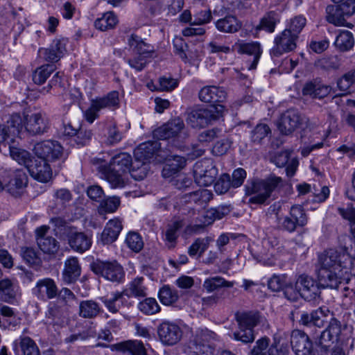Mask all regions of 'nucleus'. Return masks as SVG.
Here are the masks:
<instances>
[{
    "mask_svg": "<svg viewBox=\"0 0 355 355\" xmlns=\"http://www.w3.org/2000/svg\"><path fill=\"white\" fill-rule=\"evenodd\" d=\"M96 169L110 182L112 187L125 186V174L130 172L132 178L142 180L146 177V172L141 171L137 174L135 168H139L138 162L132 163V157L127 153H120L114 155L109 164L103 157H94L91 160Z\"/></svg>",
    "mask_w": 355,
    "mask_h": 355,
    "instance_id": "obj_1",
    "label": "nucleus"
},
{
    "mask_svg": "<svg viewBox=\"0 0 355 355\" xmlns=\"http://www.w3.org/2000/svg\"><path fill=\"white\" fill-rule=\"evenodd\" d=\"M344 257L343 254L335 249H329L318 257L320 266L318 279L323 287L338 288L340 285H345L350 282L351 274L343 266Z\"/></svg>",
    "mask_w": 355,
    "mask_h": 355,
    "instance_id": "obj_2",
    "label": "nucleus"
},
{
    "mask_svg": "<svg viewBox=\"0 0 355 355\" xmlns=\"http://www.w3.org/2000/svg\"><path fill=\"white\" fill-rule=\"evenodd\" d=\"M281 182L282 178L275 175H270L266 179H249L244 187L245 195L254 196L250 200H266Z\"/></svg>",
    "mask_w": 355,
    "mask_h": 355,
    "instance_id": "obj_3",
    "label": "nucleus"
},
{
    "mask_svg": "<svg viewBox=\"0 0 355 355\" xmlns=\"http://www.w3.org/2000/svg\"><path fill=\"white\" fill-rule=\"evenodd\" d=\"M225 107L221 104L212 105L207 107L192 109L187 111L186 121L194 128H205L222 116Z\"/></svg>",
    "mask_w": 355,
    "mask_h": 355,
    "instance_id": "obj_4",
    "label": "nucleus"
},
{
    "mask_svg": "<svg viewBox=\"0 0 355 355\" xmlns=\"http://www.w3.org/2000/svg\"><path fill=\"white\" fill-rule=\"evenodd\" d=\"M128 43L134 53V57L128 59V62L131 68L141 71L147 64V59L153 56L155 49L153 46L135 34L130 36Z\"/></svg>",
    "mask_w": 355,
    "mask_h": 355,
    "instance_id": "obj_5",
    "label": "nucleus"
},
{
    "mask_svg": "<svg viewBox=\"0 0 355 355\" xmlns=\"http://www.w3.org/2000/svg\"><path fill=\"white\" fill-rule=\"evenodd\" d=\"M239 330L232 334V338L243 343H252L255 339L254 327L259 322V315L254 312H243L236 314Z\"/></svg>",
    "mask_w": 355,
    "mask_h": 355,
    "instance_id": "obj_6",
    "label": "nucleus"
},
{
    "mask_svg": "<svg viewBox=\"0 0 355 355\" xmlns=\"http://www.w3.org/2000/svg\"><path fill=\"white\" fill-rule=\"evenodd\" d=\"M216 334L207 329H197L185 349L187 353L195 355H212L213 341Z\"/></svg>",
    "mask_w": 355,
    "mask_h": 355,
    "instance_id": "obj_7",
    "label": "nucleus"
},
{
    "mask_svg": "<svg viewBox=\"0 0 355 355\" xmlns=\"http://www.w3.org/2000/svg\"><path fill=\"white\" fill-rule=\"evenodd\" d=\"M92 272L107 281L121 284L125 281V272L123 266L116 261L97 259L90 264Z\"/></svg>",
    "mask_w": 355,
    "mask_h": 355,
    "instance_id": "obj_8",
    "label": "nucleus"
},
{
    "mask_svg": "<svg viewBox=\"0 0 355 355\" xmlns=\"http://www.w3.org/2000/svg\"><path fill=\"white\" fill-rule=\"evenodd\" d=\"M184 124L180 118H175L154 131V137L158 139H173V146L178 148L182 147L181 141L187 135L184 132Z\"/></svg>",
    "mask_w": 355,
    "mask_h": 355,
    "instance_id": "obj_9",
    "label": "nucleus"
},
{
    "mask_svg": "<svg viewBox=\"0 0 355 355\" xmlns=\"http://www.w3.org/2000/svg\"><path fill=\"white\" fill-rule=\"evenodd\" d=\"M309 119L295 109L285 111L279 120L277 128L284 135L292 134L298 128H307Z\"/></svg>",
    "mask_w": 355,
    "mask_h": 355,
    "instance_id": "obj_10",
    "label": "nucleus"
},
{
    "mask_svg": "<svg viewBox=\"0 0 355 355\" xmlns=\"http://www.w3.org/2000/svg\"><path fill=\"white\" fill-rule=\"evenodd\" d=\"M119 105V92L112 91L103 97L92 100L90 107L85 112V119L89 123H92L99 116L98 113L101 110L118 107Z\"/></svg>",
    "mask_w": 355,
    "mask_h": 355,
    "instance_id": "obj_11",
    "label": "nucleus"
},
{
    "mask_svg": "<svg viewBox=\"0 0 355 355\" xmlns=\"http://www.w3.org/2000/svg\"><path fill=\"white\" fill-rule=\"evenodd\" d=\"M218 174V170L211 159L198 161L193 166V176L200 187L210 186Z\"/></svg>",
    "mask_w": 355,
    "mask_h": 355,
    "instance_id": "obj_12",
    "label": "nucleus"
},
{
    "mask_svg": "<svg viewBox=\"0 0 355 355\" xmlns=\"http://www.w3.org/2000/svg\"><path fill=\"white\" fill-rule=\"evenodd\" d=\"M35 154L47 162H52L63 157V148L55 141L46 140L37 143L33 148Z\"/></svg>",
    "mask_w": 355,
    "mask_h": 355,
    "instance_id": "obj_13",
    "label": "nucleus"
},
{
    "mask_svg": "<svg viewBox=\"0 0 355 355\" xmlns=\"http://www.w3.org/2000/svg\"><path fill=\"white\" fill-rule=\"evenodd\" d=\"M23 128L31 135H42L49 129V121L46 114L37 112L26 114L22 119Z\"/></svg>",
    "mask_w": 355,
    "mask_h": 355,
    "instance_id": "obj_14",
    "label": "nucleus"
},
{
    "mask_svg": "<svg viewBox=\"0 0 355 355\" xmlns=\"http://www.w3.org/2000/svg\"><path fill=\"white\" fill-rule=\"evenodd\" d=\"M23 130L22 117L18 113L12 114L7 125H0V143L13 144Z\"/></svg>",
    "mask_w": 355,
    "mask_h": 355,
    "instance_id": "obj_15",
    "label": "nucleus"
},
{
    "mask_svg": "<svg viewBox=\"0 0 355 355\" xmlns=\"http://www.w3.org/2000/svg\"><path fill=\"white\" fill-rule=\"evenodd\" d=\"M297 35L289 30H284L278 34L274 40L275 45L270 50V54L274 57H279L285 53L293 51L296 48Z\"/></svg>",
    "mask_w": 355,
    "mask_h": 355,
    "instance_id": "obj_16",
    "label": "nucleus"
},
{
    "mask_svg": "<svg viewBox=\"0 0 355 355\" xmlns=\"http://www.w3.org/2000/svg\"><path fill=\"white\" fill-rule=\"evenodd\" d=\"M340 333V322L336 318H331L328 326L321 332L316 343L321 349L326 352L334 343L339 340Z\"/></svg>",
    "mask_w": 355,
    "mask_h": 355,
    "instance_id": "obj_17",
    "label": "nucleus"
},
{
    "mask_svg": "<svg viewBox=\"0 0 355 355\" xmlns=\"http://www.w3.org/2000/svg\"><path fill=\"white\" fill-rule=\"evenodd\" d=\"M297 286L300 287L302 297L306 301L316 300L320 297L321 288H324L311 277L306 275L299 276L297 279Z\"/></svg>",
    "mask_w": 355,
    "mask_h": 355,
    "instance_id": "obj_18",
    "label": "nucleus"
},
{
    "mask_svg": "<svg viewBox=\"0 0 355 355\" xmlns=\"http://www.w3.org/2000/svg\"><path fill=\"white\" fill-rule=\"evenodd\" d=\"M157 334L162 343L167 346L177 344L182 336V331L180 326L167 321L159 325Z\"/></svg>",
    "mask_w": 355,
    "mask_h": 355,
    "instance_id": "obj_19",
    "label": "nucleus"
},
{
    "mask_svg": "<svg viewBox=\"0 0 355 355\" xmlns=\"http://www.w3.org/2000/svg\"><path fill=\"white\" fill-rule=\"evenodd\" d=\"M270 339L266 336L258 339L255 345L248 352V355H286V347L278 343L269 345Z\"/></svg>",
    "mask_w": 355,
    "mask_h": 355,
    "instance_id": "obj_20",
    "label": "nucleus"
},
{
    "mask_svg": "<svg viewBox=\"0 0 355 355\" xmlns=\"http://www.w3.org/2000/svg\"><path fill=\"white\" fill-rule=\"evenodd\" d=\"M233 48L239 53L246 54L252 57V61H248L246 67L248 70L255 69L262 53V49L259 42H243L235 43Z\"/></svg>",
    "mask_w": 355,
    "mask_h": 355,
    "instance_id": "obj_21",
    "label": "nucleus"
},
{
    "mask_svg": "<svg viewBox=\"0 0 355 355\" xmlns=\"http://www.w3.org/2000/svg\"><path fill=\"white\" fill-rule=\"evenodd\" d=\"M67 43L65 38L55 40L48 48L40 49L39 54L46 62H57L66 53Z\"/></svg>",
    "mask_w": 355,
    "mask_h": 355,
    "instance_id": "obj_22",
    "label": "nucleus"
},
{
    "mask_svg": "<svg viewBox=\"0 0 355 355\" xmlns=\"http://www.w3.org/2000/svg\"><path fill=\"white\" fill-rule=\"evenodd\" d=\"M32 293L37 299L46 301L57 297L58 286L51 278L41 279L37 282L32 289Z\"/></svg>",
    "mask_w": 355,
    "mask_h": 355,
    "instance_id": "obj_23",
    "label": "nucleus"
},
{
    "mask_svg": "<svg viewBox=\"0 0 355 355\" xmlns=\"http://www.w3.org/2000/svg\"><path fill=\"white\" fill-rule=\"evenodd\" d=\"M160 144L157 141H146L141 144L134 151L136 162L141 164L140 171L146 172V162L157 152Z\"/></svg>",
    "mask_w": 355,
    "mask_h": 355,
    "instance_id": "obj_24",
    "label": "nucleus"
},
{
    "mask_svg": "<svg viewBox=\"0 0 355 355\" xmlns=\"http://www.w3.org/2000/svg\"><path fill=\"white\" fill-rule=\"evenodd\" d=\"M330 314V311L327 307H320L311 313L303 311L300 313L299 322L305 327H322L324 325L325 318Z\"/></svg>",
    "mask_w": 355,
    "mask_h": 355,
    "instance_id": "obj_25",
    "label": "nucleus"
},
{
    "mask_svg": "<svg viewBox=\"0 0 355 355\" xmlns=\"http://www.w3.org/2000/svg\"><path fill=\"white\" fill-rule=\"evenodd\" d=\"M292 349L296 355H309L312 349V342L302 331L294 329L291 335Z\"/></svg>",
    "mask_w": 355,
    "mask_h": 355,
    "instance_id": "obj_26",
    "label": "nucleus"
},
{
    "mask_svg": "<svg viewBox=\"0 0 355 355\" xmlns=\"http://www.w3.org/2000/svg\"><path fill=\"white\" fill-rule=\"evenodd\" d=\"M27 183L28 177L26 173L23 170L17 169L14 172L13 178L6 185V191L12 197L20 198Z\"/></svg>",
    "mask_w": 355,
    "mask_h": 355,
    "instance_id": "obj_27",
    "label": "nucleus"
},
{
    "mask_svg": "<svg viewBox=\"0 0 355 355\" xmlns=\"http://www.w3.org/2000/svg\"><path fill=\"white\" fill-rule=\"evenodd\" d=\"M99 300L112 313H116L121 308L129 306V303L122 291L112 292L110 295L99 297Z\"/></svg>",
    "mask_w": 355,
    "mask_h": 355,
    "instance_id": "obj_28",
    "label": "nucleus"
},
{
    "mask_svg": "<svg viewBox=\"0 0 355 355\" xmlns=\"http://www.w3.org/2000/svg\"><path fill=\"white\" fill-rule=\"evenodd\" d=\"M81 274V267L78 258L70 257L64 262L62 271V280L69 284L76 282Z\"/></svg>",
    "mask_w": 355,
    "mask_h": 355,
    "instance_id": "obj_29",
    "label": "nucleus"
},
{
    "mask_svg": "<svg viewBox=\"0 0 355 355\" xmlns=\"http://www.w3.org/2000/svg\"><path fill=\"white\" fill-rule=\"evenodd\" d=\"M30 175L35 180L46 182L51 178V170L47 162L44 160H35L28 168Z\"/></svg>",
    "mask_w": 355,
    "mask_h": 355,
    "instance_id": "obj_30",
    "label": "nucleus"
},
{
    "mask_svg": "<svg viewBox=\"0 0 355 355\" xmlns=\"http://www.w3.org/2000/svg\"><path fill=\"white\" fill-rule=\"evenodd\" d=\"M331 91L329 85H325L319 80L306 83L303 89L302 94L313 98H322L327 96Z\"/></svg>",
    "mask_w": 355,
    "mask_h": 355,
    "instance_id": "obj_31",
    "label": "nucleus"
},
{
    "mask_svg": "<svg viewBox=\"0 0 355 355\" xmlns=\"http://www.w3.org/2000/svg\"><path fill=\"white\" fill-rule=\"evenodd\" d=\"M226 95L223 88L216 86H205L198 93L199 99L205 103L222 102L225 99Z\"/></svg>",
    "mask_w": 355,
    "mask_h": 355,
    "instance_id": "obj_32",
    "label": "nucleus"
},
{
    "mask_svg": "<svg viewBox=\"0 0 355 355\" xmlns=\"http://www.w3.org/2000/svg\"><path fill=\"white\" fill-rule=\"evenodd\" d=\"M122 228L121 221L119 218L110 220L101 234V241L102 243L107 245L114 242L117 239Z\"/></svg>",
    "mask_w": 355,
    "mask_h": 355,
    "instance_id": "obj_33",
    "label": "nucleus"
},
{
    "mask_svg": "<svg viewBox=\"0 0 355 355\" xmlns=\"http://www.w3.org/2000/svg\"><path fill=\"white\" fill-rule=\"evenodd\" d=\"M21 349L23 355H40V350L35 341L28 336H20L12 343V349L16 355Z\"/></svg>",
    "mask_w": 355,
    "mask_h": 355,
    "instance_id": "obj_34",
    "label": "nucleus"
},
{
    "mask_svg": "<svg viewBox=\"0 0 355 355\" xmlns=\"http://www.w3.org/2000/svg\"><path fill=\"white\" fill-rule=\"evenodd\" d=\"M70 247L78 252L88 250L92 245V238L83 232H71L68 236Z\"/></svg>",
    "mask_w": 355,
    "mask_h": 355,
    "instance_id": "obj_35",
    "label": "nucleus"
},
{
    "mask_svg": "<svg viewBox=\"0 0 355 355\" xmlns=\"http://www.w3.org/2000/svg\"><path fill=\"white\" fill-rule=\"evenodd\" d=\"M123 295L128 297H144L147 295V288L144 284V278L137 277L130 282L122 291Z\"/></svg>",
    "mask_w": 355,
    "mask_h": 355,
    "instance_id": "obj_36",
    "label": "nucleus"
},
{
    "mask_svg": "<svg viewBox=\"0 0 355 355\" xmlns=\"http://www.w3.org/2000/svg\"><path fill=\"white\" fill-rule=\"evenodd\" d=\"M196 224L187 225L182 232V236L187 239L188 237L202 233L205 227L213 223V218H208L206 214H201L196 218Z\"/></svg>",
    "mask_w": 355,
    "mask_h": 355,
    "instance_id": "obj_37",
    "label": "nucleus"
},
{
    "mask_svg": "<svg viewBox=\"0 0 355 355\" xmlns=\"http://www.w3.org/2000/svg\"><path fill=\"white\" fill-rule=\"evenodd\" d=\"M241 23L232 15H226L216 21V28L223 33H236L241 28Z\"/></svg>",
    "mask_w": 355,
    "mask_h": 355,
    "instance_id": "obj_38",
    "label": "nucleus"
},
{
    "mask_svg": "<svg viewBox=\"0 0 355 355\" xmlns=\"http://www.w3.org/2000/svg\"><path fill=\"white\" fill-rule=\"evenodd\" d=\"M212 241V238L209 236L196 238L189 247L188 254L192 258H200Z\"/></svg>",
    "mask_w": 355,
    "mask_h": 355,
    "instance_id": "obj_39",
    "label": "nucleus"
},
{
    "mask_svg": "<svg viewBox=\"0 0 355 355\" xmlns=\"http://www.w3.org/2000/svg\"><path fill=\"white\" fill-rule=\"evenodd\" d=\"M234 285L233 282L227 281L220 276H215L207 278L203 282L202 288L210 293L214 291H222L220 290L221 288H232Z\"/></svg>",
    "mask_w": 355,
    "mask_h": 355,
    "instance_id": "obj_40",
    "label": "nucleus"
},
{
    "mask_svg": "<svg viewBox=\"0 0 355 355\" xmlns=\"http://www.w3.org/2000/svg\"><path fill=\"white\" fill-rule=\"evenodd\" d=\"M101 312L99 304L92 300H83L79 304V315L83 318H96Z\"/></svg>",
    "mask_w": 355,
    "mask_h": 355,
    "instance_id": "obj_41",
    "label": "nucleus"
},
{
    "mask_svg": "<svg viewBox=\"0 0 355 355\" xmlns=\"http://www.w3.org/2000/svg\"><path fill=\"white\" fill-rule=\"evenodd\" d=\"M327 20L337 26H346L347 17L342 13L338 5H329L326 8Z\"/></svg>",
    "mask_w": 355,
    "mask_h": 355,
    "instance_id": "obj_42",
    "label": "nucleus"
},
{
    "mask_svg": "<svg viewBox=\"0 0 355 355\" xmlns=\"http://www.w3.org/2000/svg\"><path fill=\"white\" fill-rule=\"evenodd\" d=\"M17 284L12 279L6 278L0 281V298L6 302L12 301L17 293Z\"/></svg>",
    "mask_w": 355,
    "mask_h": 355,
    "instance_id": "obj_43",
    "label": "nucleus"
},
{
    "mask_svg": "<svg viewBox=\"0 0 355 355\" xmlns=\"http://www.w3.org/2000/svg\"><path fill=\"white\" fill-rule=\"evenodd\" d=\"M171 157H173L172 159H169L171 163L166 164L162 170V176L166 178L177 173L186 164L184 157L180 155H171Z\"/></svg>",
    "mask_w": 355,
    "mask_h": 355,
    "instance_id": "obj_44",
    "label": "nucleus"
},
{
    "mask_svg": "<svg viewBox=\"0 0 355 355\" xmlns=\"http://www.w3.org/2000/svg\"><path fill=\"white\" fill-rule=\"evenodd\" d=\"M158 297L160 302L166 306H175L179 300L178 291L168 285L159 289Z\"/></svg>",
    "mask_w": 355,
    "mask_h": 355,
    "instance_id": "obj_45",
    "label": "nucleus"
},
{
    "mask_svg": "<svg viewBox=\"0 0 355 355\" xmlns=\"http://www.w3.org/2000/svg\"><path fill=\"white\" fill-rule=\"evenodd\" d=\"M279 21V15L275 11L266 13L261 19L257 30H263L268 33H273L277 24Z\"/></svg>",
    "mask_w": 355,
    "mask_h": 355,
    "instance_id": "obj_46",
    "label": "nucleus"
},
{
    "mask_svg": "<svg viewBox=\"0 0 355 355\" xmlns=\"http://www.w3.org/2000/svg\"><path fill=\"white\" fill-rule=\"evenodd\" d=\"M10 157L19 164L24 165L27 169L33 162L31 153L24 149L9 146Z\"/></svg>",
    "mask_w": 355,
    "mask_h": 355,
    "instance_id": "obj_47",
    "label": "nucleus"
},
{
    "mask_svg": "<svg viewBox=\"0 0 355 355\" xmlns=\"http://www.w3.org/2000/svg\"><path fill=\"white\" fill-rule=\"evenodd\" d=\"M55 70L53 64H46L37 67L33 73V80L35 84H44L50 75Z\"/></svg>",
    "mask_w": 355,
    "mask_h": 355,
    "instance_id": "obj_48",
    "label": "nucleus"
},
{
    "mask_svg": "<svg viewBox=\"0 0 355 355\" xmlns=\"http://www.w3.org/2000/svg\"><path fill=\"white\" fill-rule=\"evenodd\" d=\"M119 349L123 352H128L132 355H147L146 349L139 340H128L119 345Z\"/></svg>",
    "mask_w": 355,
    "mask_h": 355,
    "instance_id": "obj_49",
    "label": "nucleus"
},
{
    "mask_svg": "<svg viewBox=\"0 0 355 355\" xmlns=\"http://www.w3.org/2000/svg\"><path fill=\"white\" fill-rule=\"evenodd\" d=\"M117 21L116 15L112 12H107L95 21L94 26L97 29L105 31L113 28Z\"/></svg>",
    "mask_w": 355,
    "mask_h": 355,
    "instance_id": "obj_50",
    "label": "nucleus"
},
{
    "mask_svg": "<svg viewBox=\"0 0 355 355\" xmlns=\"http://www.w3.org/2000/svg\"><path fill=\"white\" fill-rule=\"evenodd\" d=\"M354 40L352 33L349 31H343L336 37L335 40L336 46L341 51H346L353 47Z\"/></svg>",
    "mask_w": 355,
    "mask_h": 355,
    "instance_id": "obj_51",
    "label": "nucleus"
},
{
    "mask_svg": "<svg viewBox=\"0 0 355 355\" xmlns=\"http://www.w3.org/2000/svg\"><path fill=\"white\" fill-rule=\"evenodd\" d=\"M185 225L184 219L179 217L174 218L168 225L166 231V239L169 242H175L179 236V231Z\"/></svg>",
    "mask_w": 355,
    "mask_h": 355,
    "instance_id": "obj_52",
    "label": "nucleus"
},
{
    "mask_svg": "<svg viewBox=\"0 0 355 355\" xmlns=\"http://www.w3.org/2000/svg\"><path fill=\"white\" fill-rule=\"evenodd\" d=\"M40 249L46 254H55L59 250V244L52 236H43L37 239Z\"/></svg>",
    "mask_w": 355,
    "mask_h": 355,
    "instance_id": "obj_53",
    "label": "nucleus"
},
{
    "mask_svg": "<svg viewBox=\"0 0 355 355\" xmlns=\"http://www.w3.org/2000/svg\"><path fill=\"white\" fill-rule=\"evenodd\" d=\"M139 310L146 315H153L160 311V306L153 297H147L140 302L137 306Z\"/></svg>",
    "mask_w": 355,
    "mask_h": 355,
    "instance_id": "obj_54",
    "label": "nucleus"
},
{
    "mask_svg": "<svg viewBox=\"0 0 355 355\" xmlns=\"http://www.w3.org/2000/svg\"><path fill=\"white\" fill-rule=\"evenodd\" d=\"M288 281L287 275L274 274L268 281V286L272 291L278 292L283 291Z\"/></svg>",
    "mask_w": 355,
    "mask_h": 355,
    "instance_id": "obj_55",
    "label": "nucleus"
},
{
    "mask_svg": "<svg viewBox=\"0 0 355 355\" xmlns=\"http://www.w3.org/2000/svg\"><path fill=\"white\" fill-rule=\"evenodd\" d=\"M355 83V69L345 73L337 82L339 90L343 93H349L352 86Z\"/></svg>",
    "mask_w": 355,
    "mask_h": 355,
    "instance_id": "obj_56",
    "label": "nucleus"
},
{
    "mask_svg": "<svg viewBox=\"0 0 355 355\" xmlns=\"http://www.w3.org/2000/svg\"><path fill=\"white\" fill-rule=\"evenodd\" d=\"M125 243L128 248L135 252H140L144 248V241L141 236L135 232H129L127 234Z\"/></svg>",
    "mask_w": 355,
    "mask_h": 355,
    "instance_id": "obj_57",
    "label": "nucleus"
},
{
    "mask_svg": "<svg viewBox=\"0 0 355 355\" xmlns=\"http://www.w3.org/2000/svg\"><path fill=\"white\" fill-rule=\"evenodd\" d=\"M282 291L285 298L291 302H296L302 297L300 287L297 286V281L295 284L288 281Z\"/></svg>",
    "mask_w": 355,
    "mask_h": 355,
    "instance_id": "obj_58",
    "label": "nucleus"
},
{
    "mask_svg": "<svg viewBox=\"0 0 355 355\" xmlns=\"http://www.w3.org/2000/svg\"><path fill=\"white\" fill-rule=\"evenodd\" d=\"M270 132V128L266 124H258L252 131L251 140L253 143L259 144Z\"/></svg>",
    "mask_w": 355,
    "mask_h": 355,
    "instance_id": "obj_59",
    "label": "nucleus"
},
{
    "mask_svg": "<svg viewBox=\"0 0 355 355\" xmlns=\"http://www.w3.org/2000/svg\"><path fill=\"white\" fill-rule=\"evenodd\" d=\"M67 306L59 303L58 300L51 302L49 304L46 315L49 318L51 319L59 318L67 311Z\"/></svg>",
    "mask_w": 355,
    "mask_h": 355,
    "instance_id": "obj_60",
    "label": "nucleus"
},
{
    "mask_svg": "<svg viewBox=\"0 0 355 355\" xmlns=\"http://www.w3.org/2000/svg\"><path fill=\"white\" fill-rule=\"evenodd\" d=\"M178 85L177 79L162 76L160 77L156 84V89L161 92H171L175 89Z\"/></svg>",
    "mask_w": 355,
    "mask_h": 355,
    "instance_id": "obj_61",
    "label": "nucleus"
},
{
    "mask_svg": "<svg viewBox=\"0 0 355 355\" xmlns=\"http://www.w3.org/2000/svg\"><path fill=\"white\" fill-rule=\"evenodd\" d=\"M306 23V19L302 15L295 16L290 21L289 25L286 30H289L291 33L297 35L302 31Z\"/></svg>",
    "mask_w": 355,
    "mask_h": 355,
    "instance_id": "obj_62",
    "label": "nucleus"
},
{
    "mask_svg": "<svg viewBox=\"0 0 355 355\" xmlns=\"http://www.w3.org/2000/svg\"><path fill=\"white\" fill-rule=\"evenodd\" d=\"M290 215L297 220L300 227L304 226L307 223L306 216L302 205H295L291 207Z\"/></svg>",
    "mask_w": 355,
    "mask_h": 355,
    "instance_id": "obj_63",
    "label": "nucleus"
},
{
    "mask_svg": "<svg viewBox=\"0 0 355 355\" xmlns=\"http://www.w3.org/2000/svg\"><path fill=\"white\" fill-rule=\"evenodd\" d=\"M99 202L97 210L101 216L114 213L120 205V201H99Z\"/></svg>",
    "mask_w": 355,
    "mask_h": 355,
    "instance_id": "obj_64",
    "label": "nucleus"
}]
</instances>
